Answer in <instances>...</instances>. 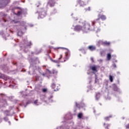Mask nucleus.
Wrapping results in <instances>:
<instances>
[{"label": "nucleus", "mask_w": 129, "mask_h": 129, "mask_svg": "<svg viewBox=\"0 0 129 129\" xmlns=\"http://www.w3.org/2000/svg\"><path fill=\"white\" fill-rule=\"evenodd\" d=\"M50 60L52 61V62H54V63H60V61L59 60H52V58H50Z\"/></svg>", "instance_id": "obj_19"}, {"label": "nucleus", "mask_w": 129, "mask_h": 129, "mask_svg": "<svg viewBox=\"0 0 129 129\" xmlns=\"http://www.w3.org/2000/svg\"><path fill=\"white\" fill-rule=\"evenodd\" d=\"M47 91H48V89H47V88H43L42 90V92H43V93H46Z\"/></svg>", "instance_id": "obj_18"}, {"label": "nucleus", "mask_w": 129, "mask_h": 129, "mask_svg": "<svg viewBox=\"0 0 129 129\" xmlns=\"http://www.w3.org/2000/svg\"><path fill=\"white\" fill-rule=\"evenodd\" d=\"M80 7H84L86 4H84V2L81 1L80 3Z\"/></svg>", "instance_id": "obj_14"}, {"label": "nucleus", "mask_w": 129, "mask_h": 129, "mask_svg": "<svg viewBox=\"0 0 129 129\" xmlns=\"http://www.w3.org/2000/svg\"><path fill=\"white\" fill-rule=\"evenodd\" d=\"M98 80H97V77H96V75H95V83H97V81Z\"/></svg>", "instance_id": "obj_25"}, {"label": "nucleus", "mask_w": 129, "mask_h": 129, "mask_svg": "<svg viewBox=\"0 0 129 129\" xmlns=\"http://www.w3.org/2000/svg\"><path fill=\"white\" fill-rule=\"evenodd\" d=\"M9 124H11V122L10 121H8Z\"/></svg>", "instance_id": "obj_42"}, {"label": "nucleus", "mask_w": 129, "mask_h": 129, "mask_svg": "<svg viewBox=\"0 0 129 129\" xmlns=\"http://www.w3.org/2000/svg\"><path fill=\"white\" fill-rule=\"evenodd\" d=\"M55 49H64V50H67V51L65 52L64 59L66 60H68L69 59V57H70V51L69 50L67 49V48L64 47H57Z\"/></svg>", "instance_id": "obj_2"}, {"label": "nucleus", "mask_w": 129, "mask_h": 129, "mask_svg": "<svg viewBox=\"0 0 129 129\" xmlns=\"http://www.w3.org/2000/svg\"><path fill=\"white\" fill-rule=\"evenodd\" d=\"M7 6V4H3L2 6H0V8H3V7H6Z\"/></svg>", "instance_id": "obj_28"}, {"label": "nucleus", "mask_w": 129, "mask_h": 129, "mask_svg": "<svg viewBox=\"0 0 129 129\" xmlns=\"http://www.w3.org/2000/svg\"><path fill=\"white\" fill-rule=\"evenodd\" d=\"M88 49L90 50L91 51H94L96 49L95 46H89L88 47Z\"/></svg>", "instance_id": "obj_8"}, {"label": "nucleus", "mask_w": 129, "mask_h": 129, "mask_svg": "<svg viewBox=\"0 0 129 129\" xmlns=\"http://www.w3.org/2000/svg\"><path fill=\"white\" fill-rule=\"evenodd\" d=\"M40 5H41V4H40V2H38V3H37L36 4V6L37 7V8H38V7H39Z\"/></svg>", "instance_id": "obj_26"}, {"label": "nucleus", "mask_w": 129, "mask_h": 129, "mask_svg": "<svg viewBox=\"0 0 129 129\" xmlns=\"http://www.w3.org/2000/svg\"><path fill=\"white\" fill-rule=\"evenodd\" d=\"M126 128H129V124H128V125L126 126Z\"/></svg>", "instance_id": "obj_38"}, {"label": "nucleus", "mask_w": 129, "mask_h": 129, "mask_svg": "<svg viewBox=\"0 0 129 129\" xmlns=\"http://www.w3.org/2000/svg\"><path fill=\"white\" fill-rule=\"evenodd\" d=\"M91 69L94 72H97V70H96V67L95 66H93L91 67Z\"/></svg>", "instance_id": "obj_11"}, {"label": "nucleus", "mask_w": 129, "mask_h": 129, "mask_svg": "<svg viewBox=\"0 0 129 129\" xmlns=\"http://www.w3.org/2000/svg\"><path fill=\"white\" fill-rule=\"evenodd\" d=\"M18 16H20V15H21V12H18Z\"/></svg>", "instance_id": "obj_33"}, {"label": "nucleus", "mask_w": 129, "mask_h": 129, "mask_svg": "<svg viewBox=\"0 0 129 129\" xmlns=\"http://www.w3.org/2000/svg\"><path fill=\"white\" fill-rule=\"evenodd\" d=\"M4 104H6L7 103V101H4Z\"/></svg>", "instance_id": "obj_37"}, {"label": "nucleus", "mask_w": 129, "mask_h": 129, "mask_svg": "<svg viewBox=\"0 0 129 129\" xmlns=\"http://www.w3.org/2000/svg\"><path fill=\"white\" fill-rule=\"evenodd\" d=\"M107 58L108 60H110V58H111V54H110V53H108L107 55Z\"/></svg>", "instance_id": "obj_16"}, {"label": "nucleus", "mask_w": 129, "mask_h": 129, "mask_svg": "<svg viewBox=\"0 0 129 129\" xmlns=\"http://www.w3.org/2000/svg\"><path fill=\"white\" fill-rule=\"evenodd\" d=\"M34 103L35 105H40L42 104V103L38 102L37 100L34 101Z\"/></svg>", "instance_id": "obj_10"}, {"label": "nucleus", "mask_w": 129, "mask_h": 129, "mask_svg": "<svg viewBox=\"0 0 129 129\" xmlns=\"http://www.w3.org/2000/svg\"><path fill=\"white\" fill-rule=\"evenodd\" d=\"M104 125H105V123H104Z\"/></svg>", "instance_id": "obj_50"}, {"label": "nucleus", "mask_w": 129, "mask_h": 129, "mask_svg": "<svg viewBox=\"0 0 129 129\" xmlns=\"http://www.w3.org/2000/svg\"><path fill=\"white\" fill-rule=\"evenodd\" d=\"M52 74V72L50 70L46 69V73L45 74H42L43 76H46V77H49L50 75Z\"/></svg>", "instance_id": "obj_5"}, {"label": "nucleus", "mask_w": 129, "mask_h": 129, "mask_svg": "<svg viewBox=\"0 0 129 129\" xmlns=\"http://www.w3.org/2000/svg\"><path fill=\"white\" fill-rule=\"evenodd\" d=\"M91 23L92 26H94V24H95V21H91Z\"/></svg>", "instance_id": "obj_24"}, {"label": "nucleus", "mask_w": 129, "mask_h": 129, "mask_svg": "<svg viewBox=\"0 0 129 129\" xmlns=\"http://www.w3.org/2000/svg\"><path fill=\"white\" fill-rule=\"evenodd\" d=\"M76 106H77V107H79V106L78 105V104H77V103H76Z\"/></svg>", "instance_id": "obj_35"}, {"label": "nucleus", "mask_w": 129, "mask_h": 129, "mask_svg": "<svg viewBox=\"0 0 129 129\" xmlns=\"http://www.w3.org/2000/svg\"><path fill=\"white\" fill-rule=\"evenodd\" d=\"M25 25H26V23H25V22H23L21 23V25H22V26H25Z\"/></svg>", "instance_id": "obj_27"}, {"label": "nucleus", "mask_w": 129, "mask_h": 129, "mask_svg": "<svg viewBox=\"0 0 129 129\" xmlns=\"http://www.w3.org/2000/svg\"><path fill=\"white\" fill-rule=\"evenodd\" d=\"M78 118H81L82 117V113H79L78 115Z\"/></svg>", "instance_id": "obj_22"}, {"label": "nucleus", "mask_w": 129, "mask_h": 129, "mask_svg": "<svg viewBox=\"0 0 129 129\" xmlns=\"http://www.w3.org/2000/svg\"><path fill=\"white\" fill-rule=\"evenodd\" d=\"M109 79L110 82H112V81L113 80V78H112V76H109Z\"/></svg>", "instance_id": "obj_20"}, {"label": "nucleus", "mask_w": 129, "mask_h": 129, "mask_svg": "<svg viewBox=\"0 0 129 129\" xmlns=\"http://www.w3.org/2000/svg\"><path fill=\"white\" fill-rule=\"evenodd\" d=\"M65 61H66V59H64V62H65Z\"/></svg>", "instance_id": "obj_48"}, {"label": "nucleus", "mask_w": 129, "mask_h": 129, "mask_svg": "<svg viewBox=\"0 0 129 129\" xmlns=\"http://www.w3.org/2000/svg\"><path fill=\"white\" fill-rule=\"evenodd\" d=\"M57 66L59 67V65H57Z\"/></svg>", "instance_id": "obj_51"}, {"label": "nucleus", "mask_w": 129, "mask_h": 129, "mask_svg": "<svg viewBox=\"0 0 129 129\" xmlns=\"http://www.w3.org/2000/svg\"><path fill=\"white\" fill-rule=\"evenodd\" d=\"M107 99L109 100V99H110V98L108 97Z\"/></svg>", "instance_id": "obj_44"}, {"label": "nucleus", "mask_w": 129, "mask_h": 129, "mask_svg": "<svg viewBox=\"0 0 129 129\" xmlns=\"http://www.w3.org/2000/svg\"><path fill=\"white\" fill-rule=\"evenodd\" d=\"M113 88L114 91H117V92H118V91H119V89H118V87H116V85L115 84L113 85Z\"/></svg>", "instance_id": "obj_7"}, {"label": "nucleus", "mask_w": 129, "mask_h": 129, "mask_svg": "<svg viewBox=\"0 0 129 129\" xmlns=\"http://www.w3.org/2000/svg\"><path fill=\"white\" fill-rule=\"evenodd\" d=\"M26 44L27 45V46H31L32 45V43L31 42V41H29V42H28V41L25 40V41H24V42H22V44Z\"/></svg>", "instance_id": "obj_9"}, {"label": "nucleus", "mask_w": 129, "mask_h": 129, "mask_svg": "<svg viewBox=\"0 0 129 129\" xmlns=\"http://www.w3.org/2000/svg\"><path fill=\"white\" fill-rule=\"evenodd\" d=\"M82 105H84V104H82Z\"/></svg>", "instance_id": "obj_49"}, {"label": "nucleus", "mask_w": 129, "mask_h": 129, "mask_svg": "<svg viewBox=\"0 0 129 129\" xmlns=\"http://www.w3.org/2000/svg\"><path fill=\"white\" fill-rule=\"evenodd\" d=\"M52 97L51 96L50 98L48 99V100L47 101V103H50V102H52L53 101V100H52L51 98Z\"/></svg>", "instance_id": "obj_17"}, {"label": "nucleus", "mask_w": 129, "mask_h": 129, "mask_svg": "<svg viewBox=\"0 0 129 129\" xmlns=\"http://www.w3.org/2000/svg\"><path fill=\"white\" fill-rule=\"evenodd\" d=\"M109 44H110V42H109L99 40L97 42V45H109Z\"/></svg>", "instance_id": "obj_4"}, {"label": "nucleus", "mask_w": 129, "mask_h": 129, "mask_svg": "<svg viewBox=\"0 0 129 129\" xmlns=\"http://www.w3.org/2000/svg\"><path fill=\"white\" fill-rule=\"evenodd\" d=\"M29 74H34V73H30V72H29Z\"/></svg>", "instance_id": "obj_40"}, {"label": "nucleus", "mask_w": 129, "mask_h": 129, "mask_svg": "<svg viewBox=\"0 0 129 129\" xmlns=\"http://www.w3.org/2000/svg\"><path fill=\"white\" fill-rule=\"evenodd\" d=\"M104 53V51H103V52H101V56H103V55H104L105 53Z\"/></svg>", "instance_id": "obj_30"}, {"label": "nucleus", "mask_w": 129, "mask_h": 129, "mask_svg": "<svg viewBox=\"0 0 129 129\" xmlns=\"http://www.w3.org/2000/svg\"><path fill=\"white\" fill-rule=\"evenodd\" d=\"M99 97H100V94L98 93L96 95L95 99L96 100H98V99H99Z\"/></svg>", "instance_id": "obj_12"}, {"label": "nucleus", "mask_w": 129, "mask_h": 129, "mask_svg": "<svg viewBox=\"0 0 129 129\" xmlns=\"http://www.w3.org/2000/svg\"><path fill=\"white\" fill-rule=\"evenodd\" d=\"M100 18V19H101V20H103V21H104V20H106V17H105V16L104 15H101Z\"/></svg>", "instance_id": "obj_13"}, {"label": "nucleus", "mask_w": 129, "mask_h": 129, "mask_svg": "<svg viewBox=\"0 0 129 129\" xmlns=\"http://www.w3.org/2000/svg\"><path fill=\"white\" fill-rule=\"evenodd\" d=\"M8 117H5V118H4V120H5V121H8Z\"/></svg>", "instance_id": "obj_29"}, {"label": "nucleus", "mask_w": 129, "mask_h": 129, "mask_svg": "<svg viewBox=\"0 0 129 129\" xmlns=\"http://www.w3.org/2000/svg\"><path fill=\"white\" fill-rule=\"evenodd\" d=\"M52 73L53 74H57L58 72L56 70H53Z\"/></svg>", "instance_id": "obj_21"}, {"label": "nucleus", "mask_w": 129, "mask_h": 129, "mask_svg": "<svg viewBox=\"0 0 129 129\" xmlns=\"http://www.w3.org/2000/svg\"><path fill=\"white\" fill-rule=\"evenodd\" d=\"M91 60L92 62H93V58L92 57H91Z\"/></svg>", "instance_id": "obj_36"}, {"label": "nucleus", "mask_w": 129, "mask_h": 129, "mask_svg": "<svg viewBox=\"0 0 129 129\" xmlns=\"http://www.w3.org/2000/svg\"><path fill=\"white\" fill-rule=\"evenodd\" d=\"M80 25H77L74 27V31L76 32L82 31L83 33H88L90 31H95L96 33H98L100 32V29L98 27H94L93 29L90 26V22L88 21H85L83 20L78 21Z\"/></svg>", "instance_id": "obj_1"}, {"label": "nucleus", "mask_w": 129, "mask_h": 129, "mask_svg": "<svg viewBox=\"0 0 129 129\" xmlns=\"http://www.w3.org/2000/svg\"><path fill=\"white\" fill-rule=\"evenodd\" d=\"M88 11H90V7H89Z\"/></svg>", "instance_id": "obj_41"}, {"label": "nucleus", "mask_w": 129, "mask_h": 129, "mask_svg": "<svg viewBox=\"0 0 129 129\" xmlns=\"http://www.w3.org/2000/svg\"><path fill=\"white\" fill-rule=\"evenodd\" d=\"M38 13L39 18H40L41 19H43V18H45V16H46V12L44 11V9H39Z\"/></svg>", "instance_id": "obj_3"}, {"label": "nucleus", "mask_w": 129, "mask_h": 129, "mask_svg": "<svg viewBox=\"0 0 129 129\" xmlns=\"http://www.w3.org/2000/svg\"><path fill=\"white\" fill-rule=\"evenodd\" d=\"M113 66L114 67H116V66L115 65V64H114L113 65Z\"/></svg>", "instance_id": "obj_39"}, {"label": "nucleus", "mask_w": 129, "mask_h": 129, "mask_svg": "<svg viewBox=\"0 0 129 129\" xmlns=\"http://www.w3.org/2000/svg\"><path fill=\"white\" fill-rule=\"evenodd\" d=\"M55 86H56V85H55V84H52L51 85L52 88H55Z\"/></svg>", "instance_id": "obj_23"}, {"label": "nucleus", "mask_w": 129, "mask_h": 129, "mask_svg": "<svg viewBox=\"0 0 129 129\" xmlns=\"http://www.w3.org/2000/svg\"><path fill=\"white\" fill-rule=\"evenodd\" d=\"M38 52H35V54H39V53H40L41 51H39V50H38Z\"/></svg>", "instance_id": "obj_31"}, {"label": "nucleus", "mask_w": 129, "mask_h": 129, "mask_svg": "<svg viewBox=\"0 0 129 129\" xmlns=\"http://www.w3.org/2000/svg\"><path fill=\"white\" fill-rule=\"evenodd\" d=\"M75 21H78V19H77L75 20Z\"/></svg>", "instance_id": "obj_45"}, {"label": "nucleus", "mask_w": 129, "mask_h": 129, "mask_svg": "<svg viewBox=\"0 0 129 129\" xmlns=\"http://www.w3.org/2000/svg\"><path fill=\"white\" fill-rule=\"evenodd\" d=\"M14 23H17V22H15V21H13Z\"/></svg>", "instance_id": "obj_46"}, {"label": "nucleus", "mask_w": 129, "mask_h": 129, "mask_svg": "<svg viewBox=\"0 0 129 129\" xmlns=\"http://www.w3.org/2000/svg\"><path fill=\"white\" fill-rule=\"evenodd\" d=\"M30 27H33V25H30Z\"/></svg>", "instance_id": "obj_47"}, {"label": "nucleus", "mask_w": 129, "mask_h": 129, "mask_svg": "<svg viewBox=\"0 0 129 129\" xmlns=\"http://www.w3.org/2000/svg\"><path fill=\"white\" fill-rule=\"evenodd\" d=\"M47 6H49V7H54L55 6V2L54 0H49L47 3Z\"/></svg>", "instance_id": "obj_6"}, {"label": "nucleus", "mask_w": 129, "mask_h": 129, "mask_svg": "<svg viewBox=\"0 0 129 129\" xmlns=\"http://www.w3.org/2000/svg\"><path fill=\"white\" fill-rule=\"evenodd\" d=\"M109 118V117H107L105 118V120H108Z\"/></svg>", "instance_id": "obj_32"}, {"label": "nucleus", "mask_w": 129, "mask_h": 129, "mask_svg": "<svg viewBox=\"0 0 129 129\" xmlns=\"http://www.w3.org/2000/svg\"><path fill=\"white\" fill-rule=\"evenodd\" d=\"M23 34H24V33L22 31L18 32L17 34L18 36H19L20 37H21V36H23Z\"/></svg>", "instance_id": "obj_15"}, {"label": "nucleus", "mask_w": 129, "mask_h": 129, "mask_svg": "<svg viewBox=\"0 0 129 129\" xmlns=\"http://www.w3.org/2000/svg\"><path fill=\"white\" fill-rule=\"evenodd\" d=\"M61 58H62V54L60 55V58H58V60H60V59H61Z\"/></svg>", "instance_id": "obj_34"}, {"label": "nucleus", "mask_w": 129, "mask_h": 129, "mask_svg": "<svg viewBox=\"0 0 129 129\" xmlns=\"http://www.w3.org/2000/svg\"><path fill=\"white\" fill-rule=\"evenodd\" d=\"M0 122H2V119H0Z\"/></svg>", "instance_id": "obj_43"}]
</instances>
